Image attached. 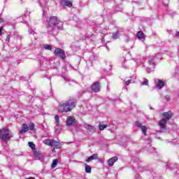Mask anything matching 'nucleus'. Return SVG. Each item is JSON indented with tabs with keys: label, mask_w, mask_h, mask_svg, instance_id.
Listing matches in <instances>:
<instances>
[{
	"label": "nucleus",
	"mask_w": 179,
	"mask_h": 179,
	"mask_svg": "<svg viewBox=\"0 0 179 179\" xmlns=\"http://www.w3.org/2000/svg\"><path fill=\"white\" fill-rule=\"evenodd\" d=\"M166 124H167V120L166 119H162L159 122V125L160 127V128L163 129L164 128V127H166Z\"/></svg>",
	"instance_id": "dca6fc26"
},
{
	"label": "nucleus",
	"mask_w": 179,
	"mask_h": 179,
	"mask_svg": "<svg viewBox=\"0 0 179 179\" xmlns=\"http://www.w3.org/2000/svg\"><path fill=\"white\" fill-rule=\"evenodd\" d=\"M28 145H29V148H31V149H32V150H36V145L34 144V143L29 142Z\"/></svg>",
	"instance_id": "5701e85b"
},
{
	"label": "nucleus",
	"mask_w": 179,
	"mask_h": 179,
	"mask_svg": "<svg viewBox=\"0 0 179 179\" xmlns=\"http://www.w3.org/2000/svg\"><path fill=\"white\" fill-rule=\"evenodd\" d=\"M166 101H170V97H166Z\"/></svg>",
	"instance_id": "473e14b6"
},
{
	"label": "nucleus",
	"mask_w": 179,
	"mask_h": 179,
	"mask_svg": "<svg viewBox=\"0 0 179 179\" xmlns=\"http://www.w3.org/2000/svg\"><path fill=\"white\" fill-rule=\"evenodd\" d=\"M117 160H118V157H113L109 159L108 160V166L110 167L114 166V163H115V162H117Z\"/></svg>",
	"instance_id": "ddd939ff"
},
{
	"label": "nucleus",
	"mask_w": 179,
	"mask_h": 179,
	"mask_svg": "<svg viewBox=\"0 0 179 179\" xmlns=\"http://www.w3.org/2000/svg\"><path fill=\"white\" fill-rule=\"evenodd\" d=\"M155 87H157V89H162V87H163V86H164V83L163 80H155Z\"/></svg>",
	"instance_id": "9b49d317"
},
{
	"label": "nucleus",
	"mask_w": 179,
	"mask_h": 179,
	"mask_svg": "<svg viewBox=\"0 0 179 179\" xmlns=\"http://www.w3.org/2000/svg\"><path fill=\"white\" fill-rule=\"evenodd\" d=\"M176 36H177V37H179V31L177 32Z\"/></svg>",
	"instance_id": "72a5a7b5"
},
{
	"label": "nucleus",
	"mask_w": 179,
	"mask_h": 179,
	"mask_svg": "<svg viewBox=\"0 0 179 179\" xmlns=\"http://www.w3.org/2000/svg\"><path fill=\"white\" fill-rule=\"evenodd\" d=\"M3 27H0V36H2V30H3Z\"/></svg>",
	"instance_id": "c756f323"
},
{
	"label": "nucleus",
	"mask_w": 179,
	"mask_h": 179,
	"mask_svg": "<svg viewBox=\"0 0 179 179\" xmlns=\"http://www.w3.org/2000/svg\"><path fill=\"white\" fill-rule=\"evenodd\" d=\"M137 37L139 40H141V38H143V40H145L146 36H145V34H143V32L140 31L137 33Z\"/></svg>",
	"instance_id": "f3484780"
},
{
	"label": "nucleus",
	"mask_w": 179,
	"mask_h": 179,
	"mask_svg": "<svg viewBox=\"0 0 179 179\" xmlns=\"http://www.w3.org/2000/svg\"><path fill=\"white\" fill-rule=\"evenodd\" d=\"M76 107V101L69 99L63 103H60L58 107L59 113H69Z\"/></svg>",
	"instance_id": "f257e3e1"
},
{
	"label": "nucleus",
	"mask_w": 179,
	"mask_h": 179,
	"mask_svg": "<svg viewBox=\"0 0 179 179\" xmlns=\"http://www.w3.org/2000/svg\"><path fill=\"white\" fill-rule=\"evenodd\" d=\"M84 128H85L87 131H89V132H94V131H96V127H94V126H92L87 123L84 124Z\"/></svg>",
	"instance_id": "f8f14e48"
},
{
	"label": "nucleus",
	"mask_w": 179,
	"mask_h": 179,
	"mask_svg": "<svg viewBox=\"0 0 179 179\" xmlns=\"http://www.w3.org/2000/svg\"><path fill=\"white\" fill-rule=\"evenodd\" d=\"M61 3L62 6H68V8H71L72 2L68 0H61Z\"/></svg>",
	"instance_id": "4468645a"
},
{
	"label": "nucleus",
	"mask_w": 179,
	"mask_h": 179,
	"mask_svg": "<svg viewBox=\"0 0 179 179\" xmlns=\"http://www.w3.org/2000/svg\"><path fill=\"white\" fill-rule=\"evenodd\" d=\"M55 118L56 124H57V125H58V124H59V116L55 115Z\"/></svg>",
	"instance_id": "bb28decb"
},
{
	"label": "nucleus",
	"mask_w": 179,
	"mask_h": 179,
	"mask_svg": "<svg viewBox=\"0 0 179 179\" xmlns=\"http://www.w3.org/2000/svg\"><path fill=\"white\" fill-rule=\"evenodd\" d=\"M136 125L141 129L143 135L146 136V131H148V127H146V126L142 125V123L139 122L138 121L136 122Z\"/></svg>",
	"instance_id": "6e6552de"
},
{
	"label": "nucleus",
	"mask_w": 179,
	"mask_h": 179,
	"mask_svg": "<svg viewBox=\"0 0 179 179\" xmlns=\"http://www.w3.org/2000/svg\"><path fill=\"white\" fill-rule=\"evenodd\" d=\"M155 66L156 64H155V60L153 58H151L150 60H148V63L147 64V69L148 71H153Z\"/></svg>",
	"instance_id": "423d86ee"
},
{
	"label": "nucleus",
	"mask_w": 179,
	"mask_h": 179,
	"mask_svg": "<svg viewBox=\"0 0 179 179\" xmlns=\"http://www.w3.org/2000/svg\"><path fill=\"white\" fill-rule=\"evenodd\" d=\"M52 142V139H45L43 141V143H45V145H47L48 146H51Z\"/></svg>",
	"instance_id": "4be33fe9"
},
{
	"label": "nucleus",
	"mask_w": 179,
	"mask_h": 179,
	"mask_svg": "<svg viewBox=\"0 0 179 179\" xmlns=\"http://www.w3.org/2000/svg\"><path fill=\"white\" fill-rule=\"evenodd\" d=\"M10 138H13V134L10 133L9 129L4 128L0 131V139H2L4 142H8L10 140Z\"/></svg>",
	"instance_id": "7ed1b4c3"
},
{
	"label": "nucleus",
	"mask_w": 179,
	"mask_h": 179,
	"mask_svg": "<svg viewBox=\"0 0 179 179\" xmlns=\"http://www.w3.org/2000/svg\"><path fill=\"white\" fill-rule=\"evenodd\" d=\"M99 128L100 131H104V129H106V128H107V124H99Z\"/></svg>",
	"instance_id": "b1692460"
},
{
	"label": "nucleus",
	"mask_w": 179,
	"mask_h": 179,
	"mask_svg": "<svg viewBox=\"0 0 179 179\" xmlns=\"http://www.w3.org/2000/svg\"><path fill=\"white\" fill-rule=\"evenodd\" d=\"M85 167V172L86 173H92V168L87 165V164H84Z\"/></svg>",
	"instance_id": "412c9836"
},
{
	"label": "nucleus",
	"mask_w": 179,
	"mask_h": 179,
	"mask_svg": "<svg viewBox=\"0 0 179 179\" xmlns=\"http://www.w3.org/2000/svg\"><path fill=\"white\" fill-rule=\"evenodd\" d=\"M55 55H57V57H59V58H62V59H64V58L66 57L65 52L61 48L55 49Z\"/></svg>",
	"instance_id": "39448f33"
},
{
	"label": "nucleus",
	"mask_w": 179,
	"mask_h": 179,
	"mask_svg": "<svg viewBox=\"0 0 179 179\" xmlns=\"http://www.w3.org/2000/svg\"><path fill=\"white\" fill-rule=\"evenodd\" d=\"M64 23L61 22L57 17H52L47 22L48 30H57V29H62Z\"/></svg>",
	"instance_id": "f03ea898"
},
{
	"label": "nucleus",
	"mask_w": 179,
	"mask_h": 179,
	"mask_svg": "<svg viewBox=\"0 0 179 179\" xmlns=\"http://www.w3.org/2000/svg\"><path fill=\"white\" fill-rule=\"evenodd\" d=\"M97 159H99L97 154H94V155H91L90 157H88L85 160V162H87V163H90V162H92V160H97Z\"/></svg>",
	"instance_id": "2eb2a0df"
},
{
	"label": "nucleus",
	"mask_w": 179,
	"mask_h": 179,
	"mask_svg": "<svg viewBox=\"0 0 179 179\" xmlns=\"http://www.w3.org/2000/svg\"><path fill=\"white\" fill-rule=\"evenodd\" d=\"M163 117H164V120H166V121H169V120H171V118L173 117V112L172 111L165 112L163 113Z\"/></svg>",
	"instance_id": "9d476101"
},
{
	"label": "nucleus",
	"mask_w": 179,
	"mask_h": 179,
	"mask_svg": "<svg viewBox=\"0 0 179 179\" xmlns=\"http://www.w3.org/2000/svg\"><path fill=\"white\" fill-rule=\"evenodd\" d=\"M129 83H131V80L126 81L127 86H128L129 85Z\"/></svg>",
	"instance_id": "7c9ffc66"
},
{
	"label": "nucleus",
	"mask_w": 179,
	"mask_h": 179,
	"mask_svg": "<svg viewBox=\"0 0 179 179\" xmlns=\"http://www.w3.org/2000/svg\"><path fill=\"white\" fill-rule=\"evenodd\" d=\"M29 129L30 131H36V129L34 128V123H31L29 124V126L26 124H22V129L20 131V134H24V132H29Z\"/></svg>",
	"instance_id": "20e7f679"
},
{
	"label": "nucleus",
	"mask_w": 179,
	"mask_h": 179,
	"mask_svg": "<svg viewBox=\"0 0 179 179\" xmlns=\"http://www.w3.org/2000/svg\"><path fill=\"white\" fill-rule=\"evenodd\" d=\"M92 90L95 93L100 92V83H94L92 85Z\"/></svg>",
	"instance_id": "1a4fd4ad"
},
{
	"label": "nucleus",
	"mask_w": 179,
	"mask_h": 179,
	"mask_svg": "<svg viewBox=\"0 0 179 179\" xmlns=\"http://www.w3.org/2000/svg\"><path fill=\"white\" fill-rule=\"evenodd\" d=\"M45 50H49L50 51H51L52 50V46L49 45H45L44 46Z\"/></svg>",
	"instance_id": "a878e982"
},
{
	"label": "nucleus",
	"mask_w": 179,
	"mask_h": 179,
	"mask_svg": "<svg viewBox=\"0 0 179 179\" xmlns=\"http://www.w3.org/2000/svg\"><path fill=\"white\" fill-rule=\"evenodd\" d=\"M118 37H120L118 31H116L115 33L113 34V38H114L115 40L118 38Z\"/></svg>",
	"instance_id": "393cba45"
},
{
	"label": "nucleus",
	"mask_w": 179,
	"mask_h": 179,
	"mask_svg": "<svg viewBox=\"0 0 179 179\" xmlns=\"http://www.w3.org/2000/svg\"><path fill=\"white\" fill-rule=\"evenodd\" d=\"M9 41H10V36H9V35H8L6 38V43H9Z\"/></svg>",
	"instance_id": "c85d7f7f"
},
{
	"label": "nucleus",
	"mask_w": 179,
	"mask_h": 179,
	"mask_svg": "<svg viewBox=\"0 0 179 179\" xmlns=\"http://www.w3.org/2000/svg\"><path fill=\"white\" fill-rule=\"evenodd\" d=\"M3 22H4V20L2 18H0V23H3Z\"/></svg>",
	"instance_id": "2f4dec72"
},
{
	"label": "nucleus",
	"mask_w": 179,
	"mask_h": 179,
	"mask_svg": "<svg viewBox=\"0 0 179 179\" xmlns=\"http://www.w3.org/2000/svg\"><path fill=\"white\" fill-rule=\"evenodd\" d=\"M57 164H58V159H54L51 164L52 169H55V167H57Z\"/></svg>",
	"instance_id": "aec40b11"
},
{
	"label": "nucleus",
	"mask_w": 179,
	"mask_h": 179,
	"mask_svg": "<svg viewBox=\"0 0 179 179\" xmlns=\"http://www.w3.org/2000/svg\"><path fill=\"white\" fill-rule=\"evenodd\" d=\"M148 83H149V80H148V79L145 78L143 82V85L148 86Z\"/></svg>",
	"instance_id": "cd10ccee"
},
{
	"label": "nucleus",
	"mask_w": 179,
	"mask_h": 179,
	"mask_svg": "<svg viewBox=\"0 0 179 179\" xmlns=\"http://www.w3.org/2000/svg\"><path fill=\"white\" fill-rule=\"evenodd\" d=\"M34 155L35 157L40 159L41 157V152L40 151H37L36 150H34Z\"/></svg>",
	"instance_id": "a211bd4d"
},
{
	"label": "nucleus",
	"mask_w": 179,
	"mask_h": 179,
	"mask_svg": "<svg viewBox=\"0 0 179 179\" xmlns=\"http://www.w3.org/2000/svg\"><path fill=\"white\" fill-rule=\"evenodd\" d=\"M59 145V142L55 141V140H52V143L50 146H52V148H55V146H58Z\"/></svg>",
	"instance_id": "6ab92c4d"
},
{
	"label": "nucleus",
	"mask_w": 179,
	"mask_h": 179,
	"mask_svg": "<svg viewBox=\"0 0 179 179\" xmlns=\"http://www.w3.org/2000/svg\"><path fill=\"white\" fill-rule=\"evenodd\" d=\"M75 122H76V120L73 116H68L66 121V124L67 127H72V125L75 124Z\"/></svg>",
	"instance_id": "0eeeda50"
}]
</instances>
